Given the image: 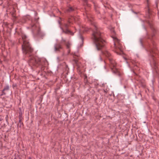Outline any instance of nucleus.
I'll return each mask as SVG.
<instances>
[{
	"instance_id": "nucleus-12",
	"label": "nucleus",
	"mask_w": 159,
	"mask_h": 159,
	"mask_svg": "<svg viewBox=\"0 0 159 159\" xmlns=\"http://www.w3.org/2000/svg\"><path fill=\"white\" fill-rule=\"evenodd\" d=\"M139 42L141 46L143 47V39L142 38H140L139 39Z\"/></svg>"
},
{
	"instance_id": "nucleus-7",
	"label": "nucleus",
	"mask_w": 159,
	"mask_h": 159,
	"mask_svg": "<svg viewBox=\"0 0 159 159\" xmlns=\"http://www.w3.org/2000/svg\"><path fill=\"white\" fill-rule=\"evenodd\" d=\"M62 49V48L60 44L56 43L54 45V50L56 52H60V50Z\"/></svg>"
},
{
	"instance_id": "nucleus-8",
	"label": "nucleus",
	"mask_w": 159,
	"mask_h": 159,
	"mask_svg": "<svg viewBox=\"0 0 159 159\" xmlns=\"http://www.w3.org/2000/svg\"><path fill=\"white\" fill-rule=\"evenodd\" d=\"M76 18L74 16H72L70 19L68 21L69 23H71L73 21L76 22Z\"/></svg>"
},
{
	"instance_id": "nucleus-1",
	"label": "nucleus",
	"mask_w": 159,
	"mask_h": 159,
	"mask_svg": "<svg viewBox=\"0 0 159 159\" xmlns=\"http://www.w3.org/2000/svg\"><path fill=\"white\" fill-rule=\"evenodd\" d=\"M93 29L91 30L93 32L91 38L96 49L98 51L101 50L102 54L108 58L110 62V66L112 73L117 75H121L122 73L116 68V63L112 58L111 54L108 51L103 49L105 41L102 39L103 34L100 29L98 27L96 24L94 23H93ZM90 30H91L90 28L83 26L80 30L78 37L81 41L80 47L82 46L84 42V38L82 35L81 32H87Z\"/></svg>"
},
{
	"instance_id": "nucleus-11",
	"label": "nucleus",
	"mask_w": 159,
	"mask_h": 159,
	"mask_svg": "<svg viewBox=\"0 0 159 159\" xmlns=\"http://www.w3.org/2000/svg\"><path fill=\"white\" fill-rule=\"evenodd\" d=\"M9 89V86L8 85H7L4 87L3 89L2 90V91H8Z\"/></svg>"
},
{
	"instance_id": "nucleus-21",
	"label": "nucleus",
	"mask_w": 159,
	"mask_h": 159,
	"mask_svg": "<svg viewBox=\"0 0 159 159\" xmlns=\"http://www.w3.org/2000/svg\"><path fill=\"white\" fill-rule=\"evenodd\" d=\"M21 124H18V125H18V126H19V127H21Z\"/></svg>"
},
{
	"instance_id": "nucleus-26",
	"label": "nucleus",
	"mask_w": 159,
	"mask_h": 159,
	"mask_svg": "<svg viewBox=\"0 0 159 159\" xmlns=\"http://www.w3.org/2000/svg\"><path fill=\"white\" fill-rule=\"evenodd\" d=\"M87 18H88V20H89V17H88V16H87Z\"/></svg>"
},
{
	"instance_id": "nucleus-5",
	"label": "nucleus",
	"mask_w": 159,
	"mask_h": 159,
	"mask_svg": "<svg viewBox=\"0 0 159 159\" xmlns=\"http://www.w3.org/2000/svg\"><path fill=\"white\" fill-rule=\"evenodd\" d=\"M150 53V64L151 65H152V68H153L157 71L156 69L157 68V62L156 61V58L154 57V56L152 53H153V51L151 47L149 50Z\"/></svg>"
},
{
	"instance_id": "nucleus-2",
	"label": "nucleus",
	"mask_w": 159,
	"mask_h": 159,
	"mask_svg": "<svg viewBox=\"0 0 159 159\" xmlns=\"http://www.w3.org/2000/svg\"><path fill=\"white\" fill-rule=\"evenodd\" d=\"M22 38L23 41V44L22 45V50L23 53L29 57V63L37 66L41 65L40 59L32 56L33 49L31 47L28 41V37L25 34L22 35Z\"/></svg>"
},
{
	"instance_id": "nucleus-23",
	"label": "nucleus",
	"mask_w": 159,
	"mask_h": 159,
	"mask_svg": "<svg viewBox=\"0 0 159 159\" xmlns=\"http://www.w3.org/2000/svg\"><path fill=\"white\" fill-rule=\"evenodd\" d=\"M37 13L36 12H35V15L36 16L37 15Z\"/></svg>"
},
{
	"instance_id": "nucleus-17",
	"label": "nucleus",
	"mask_w": 159,
	"mask_h": 159,
	"mask_svg": "<svg viewBox=\"0 0 159 159\" xmlns=\"http://www.w3.org/2000/svg\"><path fill=\"white\" fill-rule=\"evenodd\" d=\"M98 60H99V61H102V57H100H100H99Z\"/></svg>"
},
{
	"instance_id": "nucleus-19",
	"label": "nucleus",
	"mask_w": 159,
	"mask_h": 159,
	"mask_svg": "<svg viewBox=\"0 0 159 159\" xmlns=\"http://www.w3.org/2000/svg\"><path fill=\"white\" fill-rule=\"evenodd\" d=\"M21 119H19V122L20 124H22V123L21 122Z\"/></svg>"
},
{
	"instance_id": "nucleus-22",
	"label": "nucleus",
	"mask_w": 159,
	"mask_h": 159,
	"mask_svg": "<svg viewBox=\"0 0 159 159\" xmlns=\"http://www.w3.org/2000/svg\"><path fill=\"white\" fill-rule=\"evenodd\" d=\"M143 27L144 29H145V30H146V28L145 27L144 25H143Z\"/></svg>"
},
{
	"instance_id": "nucleus-25",
	"label": "nucleus",
	"mask_w": 159,
	"mask_h": 159,
	"mask_svg": "<svg viewBox=\"0 0 159 159\" xmlns=\"http://www.w3.org/2000/svg\"><path fill=\"white\" fill-rule=\"evenodd\" d=\"M31 159V157H29V159Z\"/></svg>"
},
{
	"instance_id": "nucleus-9",
	"label": "nucleus",
	"mask_w": 159,
	"mask_h": 159,
	"mask_svg": "<svg viewBox=\"0 0 159 159\" xmlns=\"http://www.w3.org/2000/svg\"><path fill=\"white\" fill-rule=\"evenodd\" d=\"M67 48L68 49V53L70 52V50L69 49L70 46V43L69 42H66L65 43Z\"/></svg>"
},
{
	"instance_id": "nucleus-15",
	"label": "nucleus",
	"mask_w": 159,
	"mask_h": 159,
	"mask_svg": "<svg viewBox=\"0 0 159 159\" xmlns=\"http://www.w3.org/2000/svg\"><path fill=\"white\" fill-rule=\"evenodd\" d=\"M6 94V93L5 92L2 91V93L0 94V95L1 96H2L3 95H5Z\"/></svg>"
},
{
	"instance_id": "nucleus-18",
	"label": "nucleus",
	"mask_w": 159,
	"mask_h": 159,
	"mask_svg": "<svg viewBox=\"0 0 159 159\" xmlns=\"http://www.w3.org/2000/svg\"><path fill=\"white\" fill-rule=\"evenodd\" d=\"M65 67L66 69V70H68V66L67 65H66V64H65Z\"/></svg>"
},
{
	"instance_id": "nucleus-14",
	"label": "nucleus",
	"mask_w": 159,
	"mask_h": 159,
	"mask_svg": "<svg viewBox=\"0 0 159 159\" xmlns=\"http://www.w3.org/2000/svg\"><path fill=\"white\" fill-rule=\"evenodd\" d=\"M74 62H75V63L77 65H78V60L77 59H76V58H75L74 59Z\"/></svg>"
},
{
	"instance_id": "nucleus-3",
	"label": "nucleus",
	"mask_w": 159,
	"mask_h": 159,
	"mask_svg": "<svg viewBox=\"0 0 159 159\" xmlns=\"http://www.w3.org/2000/svg\"><path fill=\"white\" fill-rule=\"evenodd\" d=\"M36 23L31 21V23L30 26L27 27V29H31L32 30V32L34 38L39 37L42 38L44 35V34L41 32L40 30V28L39 24L37 22L38 19H35Z\"/></svg>"
},
{
	"instance_id": "nucleus-4",
	"label": "nucleus",
	"mask_w": 159,
	"mask_h": 159,
	"mask_svg": "<svg viewBox=\"0 0 159 159\" xmlns=\"http://www.w3.org/2000/svg\"><path fill=\"white\" fill-rule=\"evenodd\" d=\"M114 40V51L118 54L121 55L123 53V47L120 41L116 37H113Z\"/></svg>"
},
{
	"instance_id": "nucleus-24",
	"label": "nucleus",
	"mask_w": 159,
	"mask_h": 159,
	"mask_svg": "<svg viewBox=\"0 0 159 159\" xmlns=\"http://www.w3.org/2000/svg\"><path fill=\"white\" fill-rule=\"evenodd\" d=\"M84 2H87V0H83Z\"/></svg>"
},
{
	"instance_id": "nucleus-16",
	"label": "nucleus",
	"mask_w": 159,
	"mask_h": 159,
	"mask_svg": "<svg viewBox=\"0 0 159 159\" xmlns=\"http://www.w3.org/2000/svg\"><path fill=\"white\" fill-rule=\"evenodd\" d=\"M73 55L74 56H76L77 57H78L79 56V54L78 53V52H74V54H73Z\"/></svg>"
},
{
	"instance_id": "nucleus-10",
	"label": "nucleus",
	"mask_w": 159,
	"mask_h": 159,
	"mask_svg": "<svg viewBox=\"0 0 159 159\" xmlns=\"http://www.w3.org/2000/svg\"><path fill=\"white\" fill-rule=\"evenodd\" d=\"M74 11V8H73L71 7H70L68 8L66 10V11L67 12H72Z\"/></svg>"
},
{
	"instance_id": "nucleus-20",
	"label": "nucleus",
	"mask_w": 159,
	"mask_h": 159,
	"mask_svg": "<svg viewBox=\"0 0 159 159\" xmlns=\"http://www.w3.org/2000/svg\"><path fill=\"white\" fill-rule=\"evenodd\" d=\"M66 42V40L64 39H63L62 38V40L61 41V43H62L63 42Z\"/></svg>"
},
{
	"instance_id": "nucleus-13",
	"label": "nucleus",
	"mask_w": 159,
	"mask_h": 159,
	"mask_svg": "<svg viewBox=\"0 0 159 159\" xmlns=\"http://www.w3.org/2000/svg\"><path fill=\"white\" fill-rule=\"evenodd\" d=\"M19 119H20L21 120H22V114L21 113H19Z\"/></svg>"
},
{
	"instance_id": "nucleus-6",
	"label": "nucleus",
	"mask_w": 159,
	"mask_h": 159,
	"mask_svg": "<svg viewBox=\"0 0 159 159\" xmlns=\"http://www.w3.org/2000/svg\"><path fill=\"white\" fill-rule=\"evenodd\" d=\"M58 22L60 25L59 27L63 33L67 34H70L71 35H74V33L68 29V28L69 26V25L68 24L66 23L64 24L63 26L64 28V29L60 26L61 22L60 21L58 20Z\"/></svg>"
}]
</instances>
